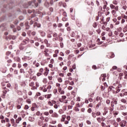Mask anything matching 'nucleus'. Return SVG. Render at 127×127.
<instances>
[{
    "label": "nucleus",
    "instance_id": "5701e85b",
    "mask_svg": "<svg viewBox=\"0 0 127 127\" xmlns=\"http://www.w3.org/2000/svg\"><path fill=\"white\" fill-rule=\"evenodd\" d=\"M121 101L122 103H124V104L127 103V100H126V99H121Z\"/></svg>",
    "mask_w": 127,
    "mask_h": 127
},
{
    "label": "nucleus",
    "instance_id": "9d476101",
    "mask_svg": "<svg viewBox=\"0 0 127 127\" xmlns=\"http://www.w3.org/2000/svg\"><path fill=\"white\" fill-rule=\"evenodd\" d=\"M22 119L21 117L18 118L16 120V124H19V122L21 121Z\"/></svg>",
    "mask_w": 127,
    "mask_h": 127
},
{
    "label": "nucleus",
    "instance_id": "09e8293b",
    "mask_svg": "<svg viewBox=\"0 0 127 127\" xmlns=\"http://www.w3.org/2000/svg\"><path fill=\"white\" fill-rule=\"evenodd\" d=\"M74 81H71V82H69V85H70L71 86H74Z\"/></svg>",
    "mask_w": 127,
    "mask_h": 127
},
{
    "label": "nucleus",
    "instance_id": "b1692460",
    "mask_svg": "<svg viewBox=\"0 0 127 127\" xmlns=\"http://www.w3.org/2000/svg\"><path fill=\"white\" fill-rule=\"evenodd\" d=\"M102 105V102H99L97 105H96V108L97 109H99V107L100 106H101Z\"/></svg>",
    "mask_w": 127,
    "mask_h": 127
},
{
    "label": "nucleus",
    "instance_id": "864d4df0",
    "mask_svg": "<svg viewBox=\"0 0 127 127\" xmlns=\"http://www.w3.org/2000/svg\"><path fill=\"white\" fill-rule=\"evenodd\" d=\"M113 87V86H110L108 88V92H111V91H112V88Z\"/></svg>",
    "mask_w": 127,
    "mask_h": 127
},
{
    "label": "nucleus",
    "instance_id": "7ed1b4c3",
    "mask_svg": "<svg viewBox=\"0 0 127 127\" xmlns=\"http://www.w3.org/2000/svg\"><path fill=\"white\" fill-rule=\"evenodd\" d=\"M29 38H26L23 40V42H22V44H23V45H26V44L29 42Z\"/></svg>",
    "mask_w": 127,
    "mask_h": 127
},
{
    "label": "nucleus",
    "instance_id": "a18cd8bd",
    "mask_svg": "<svg viewBox=\"0 0 127 127\" xmlns=\"http://www.w3.org/2000/svg\"><path fill=\"white\" fill-rule=\"evenodd\" d=\"M74 57V55H69V56H68V59H70V58H72V57Z\"/></svg>",
    "mask_w": 127,
    "mask_h": 127
},
{
    "label": "nucleus",
    "instance_id": "f3484780",
    "mask_svg": "<svg viewBox=\"0 0 127 127\" xmlns=\"http://www.w3.org/2000/svg\"><path fill=\"white\" fill-rule=\"evenodd\" d=\"M45 6H46V7H49V3L47 1H46L45 2Z\"/></svg>",
    "mask_w": 127,
    "mask_h": 127
},
{
    "label": "nucleus",
    "instance_id": "bf43d9fd",
    "mask_svg": "<svg viewBox=\"0 0 127 127\" xmlns=\"http://www.w3.org/2000/svg\"><path fill=\"white\" fill-rule=\"evenodd\" d=\"M71 37H74L75 36V33L74 32H72L71 34Z\"/></svg>",
    "mask_w": 127,
    "mask_h": 127
},
{
    "label": "nucleus",
    "instance_id": "423d86ee",
    "mask_svg": "<svg viewBox=\"0 0 127 127\" xmlns=\"http://www.w3.org/2000/svg\"><path fill=\"white\" fill-rule=\"evenodd\" d=\"M108 58H114L115 57V54L111 53L109 56L107 55Z\"/></svg>",
    "mask_w": 127,
    "mask_h": 127
},
{
    "label": "nucleus",
    "instance_id": "473e14b6",
    "mask_svg": "<svg viewBox=\"0 0 127 127\" xmlns=\"http://www.w3.org/2000/svg\"><path fill=\"white\" fill-rule=\"evenodd\" d=\"M20 73H25V72L24 71V69L23 68H21L20 69Z\"/></svg>",
    "mask_w": 127,
    "mask_h": 127
},
{
    "label": "nucleus",
    "instance_id": "a211bd4d",
    "mask_svg": "<svg viewBox=\"0 0 127 127\" xmlns=\"http://www.w3.org/2000/svg\"><path fill=\"white\" fill-rule=\"evenodd\" d=\"M53 41H58V40H59V37H56L53 39Z\"/></svg>",
    "mask_w": 127,
    "mask_h": 127
},
{
    "label": "nucleus",
    "instance_id": "4468645a",
    "mask_svg": "<svg viewBox=\"0 0 127 127\" xmlns=\"http://www.w3.org/2000/svg\"><path fill=\"white\" fill-rule=\"evenodd\" d=\"M34 24L36 26H37L38 28L41 27V24H40L37 22H35Z\"/></svg>",
    "mask_w": 127,
    "mask_h": 127
},
{
    "label": "nucleus",
    "instance_id": "37998d69",
    "mask_svg": "<svg viewBox=\"0 0 127 127\" xmlns=\"http://www.w3.org/2000/svg\"><path fill=\"white\" fill-rule=\"evenodd\" d=\"M22 36H23L24 37H25V36H26V33H25V32H23L22 33Z\"/></svg>",
    "mask_w": 127,
    "mask_h": 127
},
{
    "label": "nucleus",
    "instance_id": "f03ea898",
    "mask_svg": "<svg viewBox=\"0 0 127 127\" xmlns=\"http://www.w3.org/2000/svg\"><path fill=\"white\" fill-rule=\"evenodd\" d=\"M48 38H52V34L53 32L52 31L49 30L47 32Z\"/></svg>",
    "mask_w": 127,
    "mask_h": 127
},
{
    "label": "nucleus",
    "instance_id": "6e6d98bb",
    "mask_svg": "<svg viewBox=\"0 0 127 127\" xmlns=\"http://www.w3.org/2000/svg\"><path fill=\"white\" fill-rule=\"evenodd\" d=\"M28 109H29V106H28V105H25V110H28Z\"/></svg>",
    "mask_w": 127,
    "mask_h": 127
},
{
    "label": "nucleus",
    "instance_id": "2f4dec72",
    "mask_svg": "<svg viewBox=\"0 0 127 127\" xmlns=\"http://www.w3.org/2000/svg\"><path fill=\"white\" fill-rule=\"evenodd\" d=\"M93 26L94 28H97V22H94L93 24Z\"/></svg>",
    "mask_w": 127,
    "mask_h": 127
},
{
    "label": "nucleus",
    "instance_id": "680f3d73",
    "mask_svg": "<svg viewBox=\"0 0 127 127\" xmlns=\"http://www.w3.org/2000/svg\"><path fill=\"white\" fill-rule=\"evenodd\" d=\"M28 58H29V57H25L24 58H22V60H25V59L27 60L28 59Z\"/></svg>",
    "mask_w": 127,
    "mask_h": 127
},
{
    "label": "nucleus",
    "instance_id": "72a5a7b5",
    "mask_svg": "<svg viewBox=\"0 0 127 127\" xmlns=\"http://www.w3.org/2000/svg\"><path fill=\"white\" fill-rule=\"evenodd\" d=\"M69 83H70V81L69 80H65L64 81L65 85H68V84H69Z\"/></svg>",
    "mask_w": 127,
    "mask_h": 127
},
{
    "label": "nucleus",
    "instance_id": "e433bc0d",
    "mask_svg": "<svg viewBox=\"0 0 127 127\" xmlns=\"http://www.w3.org/2000/svg\"><path fill=\"white\" fill-rule=\"evenodd\" d=\"M95 115L97 116H101V113L100 112H97L95 113Z\"/></svg>",
    "mask_w": 127,
    "mask_h": 127
},
{
    "label": "nucleus",
    "instance_id": "4be33fe9",
    "mask_svg": "<svg viewBox=\"0 0 127 127\" xmlns=\"http://www.w3.org/2000/svg\"><path fill=\"white\" fill-rule=\"evenodd\" d=\"M113 103H114V105H118V100L117 99L113 100Z\"/></svg>",
    "mask_w": 127,
    "mask_h": 127
},
{
    "label": "nucleus",
    "instance_id": "1a4fd4ad",
    "mask_svg": "<svg viewBox=\"0 0 127 127\" xmlns=\"http://www.w3.org/2000/svg\"><path fill=\"white\" fill-rule=\"evenodd\" d=\"M9 39H12L13 40H15V39H16V36L10 35L9 36Z\"/></svg>",
    "mask_w": 127,
    "mask_h": 127
},
{
    "label": "nucleus",
    "instance_id": "39448f33",
    "mask_svg": "<svg viewBox=\"0 0 127 127\" xmlns=\"http://www.w3.org/2000/svg\"><path fill=\"white\" fill-rule=\"evenodd\" d=\"M120 124H120L121 127H126V125H127V121H123Z\"/></svg>",
    "mask_w": 127,
    "mask_h": 127
},
{
    "label": "nucleus",
    "instance_id": "f704fd0d",
    "mask_svg": "<svg viewBox=\"0 0 127 127\" xmlns=\"http://www.w3.org/2000/svg\"><path fill=\"white\" fill-rule=\"evenodd\" d=\"M10 54H11V52H10L9 51L7 52L6 53V56H9V55H10Z\"/></svg>",
    "mask_w": 127,
    "mask_h": 127
},
{
    "label": "nucleus",
    "instance_id": "f257e3e1",
    "mask_svg": "<svg viewBox=\"0 0 127 127\" xmlns=\"http://www.w3.org/2000/svg\"><path fill=\"white\" fill-rule=\"evenodd\" d=\"M36 0H33L32 2L31 1H29L27 3H25L23 5L24 7H25V8H27V7H28V6L29 5H33V4H35L36 7H37V6H38V3H36Z\"/></svg>",
    "mask_w": 127,
    "mask_h": 127
},
{
    "label": "nucleus",
    "instance_id": "c85d7f7f",
    "mask_svg": "<svg viewBox=\"0 0 127 127\" xmlns=\"http://www.w3.org/2000/svg\"><path fill=\"white\" fill-rule=\"evenodd\" d=\"M106 103L107 105H110L111 101L109 99H107L106 101Z\"/></svg>",
    "mask_w": 127,
    "mask_h": 127
},
{
    "label": "nucleus",
    "instance_id": "bb28decb",
    "mask_svg": "<svg viewBox=\"0 0 127 127\" xmlns=\"http://www.w3.org/2000/svg\"><path fill=\"white\" fill-rule=\"evenodd\" d=\"M116 93H119V92H121V89L120 88H119L118 87L116 88Z\"/></svg>",
    "mask_w": 127,
    "mask_h": 127
},
{
    "label": "nucleus",
    "instance_id": "79ce46f5",
    "mask_svg": "<svg viewBox=\"0 0 127 127\" xmlns=\"http://www.w3.org/2000/svg\"><path fill=\"white\" fill-rule=\"evenodd\" d=\"M112 13L113 15H115V14H116V13H117V12L116 11V10H113L112 11Z\"/></svg>",
    "mask_w": 127,
    "mask_h": 127
},
{
    "label": "nucleus",
    "instance_id": "20e7f679",
    "mask_svg": "<svg viewBox=\"0 0 127 127\" xmlns=\"http://www.w3.org/2000/svg\"><path fill=\"white\" fill-rule=\"evenodd\" d=\"M39 33H40L41 36H42V37H44L46 35V33H45V32L42 30L39 31Z\"/></svg>",
    "mask_w": 127,
    "mask_h": 127
},
{
    "label": "nucleus",
    "instance_id": "9b49d317",
    "mask_svg": "<svg viewBox=\"0 0 127 127\" xmlns=\"http://www.w3.org/2000/svg\"><path fill=\"white\" fill-rule=\"evenodd\" d=\"M102 100H103V98H102V97L97 96L96 98L97 102H99V101H100V102H102Z\"/></svg>",
    "mask_w": 127,
    "mask_h": 127
},
{
    "label": "nucleus",
    "instance_id": "a19ab883",
    "mask_svg": "<svg viewBox=\"0 0 127 127\" xmlns=\"http://www.w3.org/2000/svg\"><path fill=\"white\" fill-rule=\"evenodd\" d=\"M125 76L124 78L127 80V71H126V72H125Z\"/></svg>",
    "mask_w": 127,
    "mask_h": 127
},
{
    "label": "nucleus",
    "instance_id": "58836bf2",
    "mask_svg": "<svg viewBox=\"0 0 127 127\" xmlns=\"http://www.w3.org/2000/svg\"><path fill=\"white\" fill-rule=\"evenodd\" d=\"M23 66L24 68H26L28 66V64L27 63H25L23 64Z\"/></svg>",
    "mask_w": 127,
    "mask_h": 127
},
{
    "label": "nucleus",
    "instance_id": "f8f14e48",
    "mask_svg": "<svg viewBox=\"0 0 127 127\" xmlns=\"http://www.w3.org/2000/svg\"><path fill=\"white\" fill-rule=\"evenodd\" d=\"M76 25L78 27H82V23L80 22H76Z\"/></svg>",
    "mask_w": 127,
    "mask_h": 127
},
{
    "label": "nucleus",
    "instance_id": "603ef678",
    "mask_svg": "<svg viewBox=\"0 0 127 127\" xmlns=\"http://www.w3.org/2000/svg\"><path fill=\"white\" fill-rule=\"evenodd\" d=\"M86 123L87 124V125H91V121H89V120H87L86 121Z\"/></svg>",
    "mask_w": 127,
    "mask_h": 127
},
{
    "label": "nucleus",
    "instance_id": "774afa93",
    "mask_svg": "<svg viewBox=\"0 0 127 127\" xmlns=\"http://www.w3.org/2000/svg\"><path fill=\"white\" fill-rule=\"evenodd\" d=\"M11 124H14V119H11L10 120Z\"/></svg>",
    "mask_w": 127,
    "mask_h": 127
},
{
    "label": "nucleus",
    "instance_id": "ddd939ff",
    "mask_svg": "<svg viewBox=\"0 0 127 127\" xmlns=\"http://www.w3.org/2000/svg\"><path fill=\"white\" fill-rule=\"evenodd\" d=\"M53 36L54 38L58 37V34H57V33H56V32H54L53 33Z\"/></svg>",
    "mask_w": 127,
    "mask_h": 127
},
{
    "label": "nucleus",
    "instance_id": "338daca9",
    "mask_svg": "<svg viewBox=\"0 0 127 127\" xmlns=\"http://www.w3.org/2000/svg\"><path fill=\"white\" fill-rule=\"evenodd\" d=\"M19 18L20 20H23V18H24L23 17V16H20L19 17Z\"/></svg>",
    "mask_w": 127,
    "mask_h": 127
},
{
    "label": "nucleus",
    "instance_id": "4d7b16f0",
    "mask_svg": "<svg viewBox=\"0 0 127 127\" xmlns=\"http://www.w3.org/2000/svg\"><path fill=\"white\" fill-rule=\"evenodd\" d=\"M29 74H31V73H33V71H32V69H31V68L29 69Z\"/></svg>",
    "mask_w": 127,
    "mask_h": 127
},
{
    "label": "nucleus",
    "instance_id": "0e129e2a",
    "mask_svg": "<svg viewBox=\"0 0 127 127\" xmlns=\"http://www.w3.org/2000/svg\"><path fill=\"white\" fill-rule=\"evenodd\" d=\"M31 79L35 80L36 79V76H32V77H31Z\"/></svg>",
    "mask_w": 127,
    "mask_h": 127
},
{
    "label": "nucleus",
    "instance_id": "aec40b11",
    "mask_svg": "<svg viewBox=\"0 0 127 127\" xmlns=\"http://www.w3.org/2000/svg\"><path fill=\"white\" fill-rule=\"evenodd\" d=\"M110 8L112 9H115V7L116 6H115V5L113 4H111L110 5Z\"/></svg>",
    "mask_w": 127,
    "mask_h": 127
},
{
    "label": "nucleus",
    "instance_id": "69168bd1",
    "mask_svg": "<svg viewBox=\"0 0 127 127\" xmlns=\"http://www.w3.org/2000/svg\"><path fill=\"white\" fill-rule=\"evenodd\" d=\"M92 69H94V70H96V69H97V66L95 65H93L92 66Z\"/></svg>",
    "mask_w": 127,
    "mask_h": 127
},
{
    "label": "nucleus",
    "instance_id": "412c9836",
    "mask_svg": "<svg viewBox=\"0 0 127 127\" xmlns=\"http://www.w3.org/2000/svg\"><path fill=\"white\" fill-rule=\"evenodd\" d=\"M58 81L59 82V83H62V82L63 81V80L62 79V78L61 77H59L58 78Z\"/></svg>",
    "mask_w": 127,
    "mask_h": 127
},
{
    "label": "nucleus",
    "instance_id": "4c0bfd02",
    "mask_svg": "<svg viewBox=\"0 0 127 127\" xmlns=\"http://www.w3.org/2000/svg\"><path fill=\"white\" fill-rule=\"evenodd\" d=\"M48 105H49V106H51V107H53V103L52 102H51V101H49L48 102Z\"/></svg>",
    "mask_w": 127,
    "mask_h": 127
},
{
    "label": "nucleus",
    "instance_id": "0eeeda50",
    "mask_svg": "<svg viewBox=\"0 0 127 127\" xmlns=\"http://www.w3.org/2000/svg\"><path fill=\"white\" fill-rule=\"evenodd\" d=\"M127 109V107L125 105H122L120 107V111H124V110H126Z\"/></svg>",
    "mask_w": 127,
    "mask_h": 127
},
{
    "label": "nucleus",
    "instance_id": "7c9ffc66",
    "mask_svg": "<svg viewBox=\"0 0 127 127\" xmlns=\"http://www.w3.org/2000/svg\"><path fill=\"white\" fill-rule=\"evenodd\" d=\"M108 113V111L107 110H105L103 113V116H106V115H107Z\"/></svg>",
    "mask_w": 127,
    "mask_h": 127
},
{
    "label": "nucleus",
    "instance_id": "a878e982",
    "mask_svg": "<svg viewBox=\"0 0 127 127\" xmlns=\"http://www.w3.org/2000/svg\"><path fill=\"white\" fill-rule=\"evenodd\" d=\"M29 86H30V87H33L34 86V82H31L29 84Z\"/></svg>",
    "mask_w": 127,
    "mask_h": 127
},
{
    "label": "nucleus",
    "instance_id": "2eb2a0df",
    "mask_svg": "<svg viewBox=\"0 0 127 127\" xmlns=\"http://www.w3.org/2000/svg\"><path fill=\"white\" fill-rule=\"evenodd\" d=\"M97 121L98 123H99V124H101L102 123L101 118L100 117L97 118Z\"/></svg>",
    "mask_w": 127,
    "mask_h": 127
},
{
    "label": "nucleus",
    "instance_id": "052dcab7",
    "mask_svg": "<svg viewBox=\"0 0 127 127\" xmlns=\"http://www.w3.org/2000/svg\"><path fill=\"white\" fill-rule=\"evenodd\" d=\"M96 32H97V33H98V34H100V33H101V29H99L97 30Z\"/></svg>",
    "mask_w": 127,
    "mask_h": 127
},
{
    "label": "nucleus",
    "instance_id": "c03bdc74",
    "mask_svg": "<svg viewBox=\"0 0 127 127\" xmlns=\"http://www.w3.org/2000/svg\"><path fill=\"white\" fill-rule=\"evenodd\" d=\"M87 112L89 113V114H91L92 113V109L89 108L87 110Z\"/></svg>",
    "mask_w": 127,
    "mask_h": 127
},
{
    "label": "nucleus",
    "instance_id": "c756f323",
    "mask_svg": "<svg viewBox=\"0 0 127 127\" xmlns=\"http://www.w3.org/2000/svg\"><path fill=\"white\" fill-rule=\"evenodd\" d=\"M60 45L61 46V48H63V47H64V44H63L62 42L60 43Z\"/></svg>",
    "mask_w": 127,
    "mask_h": 127
},
{
    "label": "nucleus",
    "instance_id": "49530a36",
    "mask_svg": "<svg viewBox=\"0 0 127 127\" xmlns=\"http://www.w3.org/2000/svg\"><path fill=\"white\" fill-rule=\"evenodd\" d=\"M113 3L114 4H115V5H117V4H118V1H117L116 0H114V1H113Z\"/></svg>",
    "mask_w": 127,
    "mask_h": 127
},
{
    "label": "nucleus",
    "instance_id": "3c124183",
    "mask_svg": "<svg viewBox=\"0 0 127 127\" xmlns=\"http://www.w3.org/2000/svg\"><path fill=\"white\" fill-rule=\"evenodd\" d=\"M27 34L28 35H29V36H30V34H31V31L30 30L28 31Z\"/></svg>",
    "mask_w": 127,
    "mask_h": 127
},
{
    "label": "nucleus",
    "instance_id": "6e6552de",
    "mask_svg": "<svg viewBox=\"0 0 127 127\" xmlns=\"http://www.w3.org/2000/svg\"><path fill=\"white\" fill-rule=\"evenodd\" d=\"M21 106H22V103H18L16 107L17 110H19L20 109H21Z\"/></svg>",
    "mask_w": 127,
    "mask_h": 127
},
{
    "label": "nucleus",
    "instance_id": "8fccbe9b",
    "mask_svg": "<svg viewBox=\"0 0 127 127\" xmlns=\"http://www.w3.org/2000/svg\"><path fill=\"white\" fill-rule=\"evenodd\" d=\"M63 14L64 16H65V17H67V13H66L65 11L63 12Z\"/></svg>",
    "mask_w": 127,
    "mask_h": 127
},
{
    "label": "nucleus",
    "instance_id": "5fc2aeb1",
    "mask_svg": "<svg viewBox=\"0 0 127 127\" xmlns=\"http://www.w3.org/2000/svg\"><path fill=\"white\" fill-rule=\"evenodd\" d=\"M44 115H45V116H48V115H49V112H44Z\"/></svg>",
    "mask_w": 127,
    "mask_h": 127
},
{
    "label": "nucleus",
    "instance_id": "6ab92c4d",
    "mask_svg": "<svg viewBox=\"0 0 127 127\" xmlns=\"http://www.w3.org/2000/svg\"><path fill=\"white\" fill-rule=\"evenodd\" d=\"M106 77H107V74H101V77L99 78L100 80H101V78H106Z\"/></svg>",
    "mask_w": 127,
    "mask_h": 127
},
{
    "label": "nucleus",
    "instance_id": "e2e57ef3",
    "mask_svg": "<svg viewBox=\"0 0 127 127\" xmlns=\"http://www.w3.org/2000/svg\"><path fill=\"white\" fill-rule=\"evenodd\" d=\"M101 126L103 127H106V124H105V123H104V122H102V123H101Z\"/></svg>",
    "mask_w": 127,
    "mask_h": 127
},
{
    "label": "nucleus",
    "instance_id": "ea45409f",
    "mask_svg": "<svg viewBox=\"0 0 127 127\" xmlns=\"http://www.w3.org/2000/svg\"><path fill=\"white\" fill-rule=\"evenodd\" d=\"M59 41H60V42H62V41H63V38L61 37L59 38Z\"/></svg>",
    "mask_w": 127,
    "mask_h": 127
},
{
    "label": "nucleus",
    "instance_id": "dca6fc26",
    "mask_svg": "<svg viewBox=\"0 0 127 127\" xmlns=\"http://www.w3.org/2000/svg\"><path fill=\"white\" fill-rule=\"evenodd\" d=\"M52 96V94H48L45 95V98H47V99H50L51 98V96Z\"/></svg>",
    "mask_w": 127,
    "mask_h": 127
},
{
    "label": "nucleus",
    "instance_id": "cd10ccee",
    "mask_svg": "<svg viewBox=\"0 0 127 127\" xmlns=\"http://www.w3.org/2000/svg\"><path fill=\"white\" fill-rule=\"evenodd\" d=\"M96 113H94V112H92V117H93L94 118V119H95L96 118Z\"/></svg>",
    "mask_w": 127,
    "mask_h": 127
},
{
    "label": "nucleus",
    "instance_id": "13d9d810",
    "mask_svg": "<svg viewBox=\"0 0 127 127\" xmlns=\"http://www.w3.org/2000/svg\"><path fill=\"white\" fill-rule=\"evenodd\" d=\"M44 43H45V44H48V40H47V39H45Z\"/></svg>",
    "mask_w": 127,
    "mask_h": 127
},
{
    "label": "nucleus",
    "instance_id": "393cba45",
    "mask_svg": "<svg viewBox=\"0 0 127 127\" xmlns=\"http://www.w3.org/2000/svg\"><path fill=\"white\" fill-rule=\"evenodd\" d=\"M31 35H32V36H35V35H36V32L35 31L32 32Z\"/></svg>",
    "mask_w": 127,
    "mask_h": 127
},
{
    "label": "nucleus",
    "instance_id": "c9c22d12",
    "mask_svg": "<svg viewBox=\"0 0 127 127\" xmlns=\"http://www.w3.org/2000/svg\"><path fill=\"white\" fill-rule=\"evenodd\" d=\"M111 105L112 108H114V107H115V103H114L113 101H111Z\"/></svg>",
    "mask_w": 127,
    "mask_h": 127
},
{
    "label": "nucleus",
    "instance_id": "de8ad7c7",
    "mask_svg": "<svg viewBox=\"0 0 127 127\" xmlns=\"http://www.w3.org/2000/svg\"><path fill=\"white\" fill-rule=\"evenodd\" d=\"M114 9H115L116 11H118V10H119V6H116V7H115Z\"/></svg>",
    "mask_w": 127,
    "mask_h": 127
}]
</instances>
